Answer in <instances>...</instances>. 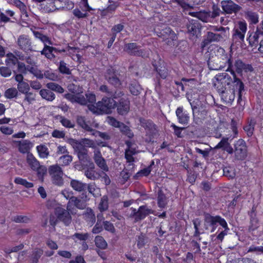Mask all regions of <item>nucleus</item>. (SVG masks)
I'll return each mask as SVG.
<instances>
[{
  "label": "nucleus",
  "mask_w": 263,
  "mask_h": 263,
  "mask_svg": "<svg viewBox=\"0 0 263 263\" xmlns=\"http://www.w3.org/2000/svg\"><path fill=\"white\" fill-rule=\"evenodd\" d=\"M43 254V250L41 249H35L32 251L31 256L30 263H38L39 258Z\"/></svg>",
  "instance_id": "obj_41"
},
{
  "label": "nucleus",
  "mask_w": 263,
  "mask_h": 263,
  "mask_svg": "<svg viewBox=\"0 0 263 263\" xmlns=\"http://www.w3.org/2000/svg\"><path fill=\"white\" fill-rule=\"evenodd\" d=\"M176 114L180 123L184 125L188 123L190 117L187 113L183 111V107H178L176 110Z\"/></svg>",
  "instance_id": "obj_24"
},
{
  "label": "nucleus",
  "mask_w": 263,
  "mask_h": 263,
  "mask_svg": "<svg viewBox=\"0 0 263 263\" xmlns=\"http://www.w3.org/2000/svg\"><path fill=\"white\" fill-rule=\"evenodd\" d=\"M250 216V226H249V230L251 232L255 230L258 227V220L255 217L256 215L255 214V209L254 208H252Z\"/></svg>",
  "instance_id": "obj_33"
},
{
  "label": "nucleus",
  "mask_w": 263,
  "mask_h": 263,
  "mask_svg": "<svg viewBox=\"0 0 263 263\" xmlns=\"http://www.w3.org/2000/svg\"><path fill=\"white\" fill-rule=\"evenodd\" d=\"M60 120L62 125L67 128H73L74 126L73 122L63 116H60Z\"/></svg>",
  "instance_id": "obj_61"
},
{
  "label": "nucleus",
  "mask_w": 263,
  "mask_h": 263,
  "mask_svg": "<svg viewBox=\"0 0 263 263\" xmlns=\"http://www.w3.org/2000/svg\"><path fill=\"white\" fill-rule=\"evenodd\" d=\"M97 105L100 113L110 114L116 108L117 102L110 97H104L101 101L97 102Z\"/></svg>",
  "instance_id": "obj_7"
},
{
  "label": "nucleus",
  "mask_w": 263,
  "mask_h": 263,
  "mask_svg": "<svg viewBox=\"0 0 263 263\" xmlns=\"http://www.w3.org/2000/svg\"><path fill=\"white\" fill-rule=\"evenodd\" d=\"M201 26L199 23L196 21H192L187 25V30L190 34L195 35L196 37L200 32Z\"/></svg>",
  "instance_id": "obj_25"
},
{
  "label": "nucleus",
  "mask_w": 263,
  "mask_h": 263,
  "mask_svg": "<svg viewBox=\"0 0 263 263\" xmlns=\"http://www.w3.org/2000/svg\"><path fill=\"white\" fill-rule=\"evenodd\" d=\"M26 161L32 171L36 170L40 164L39 161L34 157L32 153H28L26 156Z\"/></svg>",
  "instance_id": "obj_26"
},
{
  "label": "nucleus",
  "mask_w": 263,
  "mask_h": 263,
  "mask_svg": "<svg viewBox=\"0 0 263 263\" xmlns=\"http://www.w3.org/2000/svg\"><path fill=\"white\" fill-rule=\"evenodd\" d=\"M31 143L28 140L19 141L18 149L22 153H28L31 147Z\"/></svg>",
  "instance_id": "obj_37"
},
{
  "label": "nucleus",
  "mask_w": 263,
  "mask_h": 263,
  "mask_svg": "<svg viewBox=\"0 0 263 263\" xmlns=\"http://www.w3.org/2000/svg\"><path fill=\"white\" fill-rule=\"evenodd\" d=\"M73 103H77L82 105H87V100L84 96L76 94L74 96Z\"/></svg>",
  "instance_id": "obj_60"
},
{
  "label": "nucleus",
  "mask_w": 263,
  "mask_h": 263,
  "mask_svg": "<svg viewBox=\"0 0 263 263\" xmlns=\"http://www.w3.org/2000/svg\"><path fill=\"white\" fill-rule=\"evenodd\" d=\"M75 150L79 160L82 162H86L88 160V150L82 144H77L75 147Z\"/></svg>",
  "instance_id": "obj_21"
},
{
  "label": "nucleus",
  "mask_w": 263,
  "mask_h": 263,
  "mask_svg": "<svg viewBox=\"0 0 263 263\" xmlns=\"http://www.w3.org/2000/svg\"><path fill=\"white\" fill-rule=\"evenodd\" d=\"M17 93L18 92L16 88H10L5 91L4 96L6 98L11 99L16 97Z\"/></svg>",
  "instance_id": "obj_56"
},
{
  "label": "nucleus",
  "mask_w": 263,
  "mask_h": 263,
  "mask_svg": "<svg viewBox=\"0 0 263 263\" xmlns=\"http://www.w3.org/2000/svg\"><path fill=\"white\" fill-rule=\"evenodd\" d=\"M168 202L167 198L162 190H159L157 196V204L160 208L164 209Z\"/></svg>",
  "instance_id": "obj_32"
},
{
  "label": "nucleus",
  "mask_w": 263,
  "mask_h": 263,
  "mask_svg": "<svg viewBox=\"0 0 263 263\" xmlns=\"http://www.w3.org/2000/svg\"><path fill=\"white\" fill-rule=\"evenodd\" d=\"M223 175L229 179H233L236 175L235 170L231 167H225L223 169Z\"/></svg>",
  "instance_id": "obj_55"
},
{
  "label": "nucleus",
  "mask_w": 263,
  "mask_h": 263,
  "mask_svg": "<svg viewBox=\"0 0 263 263\" xmlns=\"http://www.w3.org/2000/svg\"><path fill=\"white\" fill-rule=\"evenodd\" d=\"M203 216L204 227L206 230H208L211 228V232H214L216 230L218 224H219L223 229L216 235V238L214 239L215 241L217 240L219 242H221L224 236L228 234L230 230L225 219L219 215L213 216L205 212L204 213Z\"/></svg>",
  "instance_id": "obj_1"
},
{
  "label": "nucleus",
  "mask_w": 263,
  "mask_h": 263,
  "mask_svg": "<svg viewBox=\"0 0 263 263\" xmlns=\"http://www.w3.org/2000/svg\"><path fill=\"white\" fill-rule=\"evenodd\" d=\"M247 31V23L245 22L239 21L233 29V40L237 42H243L245 34Z\"/></svg>",
  "instance_id": "obj_11"
},
{
  "label": "nucleus",
  "mask_w": 263,
  "mask_h": 263,
  "mask_svg": "<svg viewBox=\"0 0 263 263\" xmlns=\"http://www.w3.org/2000/svg\"><path fill=\"white\" fill-rule=\"evenodd\" d=\"M70 186L74 190L79 192H83L87 188V184L75 179L71 180Z\"/></svg>",
  "instance_id": "obj_29"
},
{
  "label": "nucleus",
  "mask_w": 263,
  "mask_h": 263,
  "mask_svg": "<svg viewBox=\"0 0 263 263\" xmlns=\"http://www.w3.org/2000/svg\"><path fill=\"white\" fill-rule=\"evenodd\" d=\"M72 205L77 209L83 210L86 208L87 204L86 201L81 200L77 197H72L71 201L68 202L66 208L71 214H74L76 213V209L72 207Z\"/></svg>",
  "instance_id": "obj_13"
},
{
  "label": "nucleus",
  "mask_w": 263,
  "mask_h": 263,
  "mask_svg": "<svg viewBox=\"0 0 263 263\" xmlns=\"http://www.w3.org/2000/svg\"><path fill=\"white\" fill-rule=\"evenodd\" d=\"M139 121L141 126L145 129L146 135L148 136L151 141L152 138H153L158 133L156 125L151 120L144 118H140Z\"/></svg>",
  "instance_id": "obj_12"
},
{
  "label": "nucleus",
  "mask_w": 263,
  "mask_h": 263,
  "mask_svg": "<svg viewBox=\"0 0 263 263\" xmlns=\"http://www.w3.org/2000/svg\"><path fill=\"white\" fill-rule=\"evenodd\" d=\"M59 70L63 74H70L71 73L69 68L66 66V64L63 61L60 62Z\"/></svg>",
  "instance_id": "obj_62"
},
{
  "label": "nucleus",
  "mask_w": 263,
  "mask_h": 263,
  "mask_svg": "<svg viewBox=\"0 0 263 263\" xmlns=\"http://www.w3.org/2000/svg\"><path fill=\"white\" fill-rule=\"evenodd\" d=\"M121 75L112 67L107 68L104 73V79L107 83L116 89H119L122 85Z\"/></svg>",
  "instance_id": "obj_5"
},
{
  "label": "nucleus",
  "mask_w": 263,
  "mask_h": 263,
  "mask_svg": "<svg viewBox=\"0 0 263 263\" xmlns=\"http://www.w3.org/2000/svg\"><path fill=\"white\" fill-rule=\"evenodd\" d=\"M217 50L222 55L210 57L208 61L209 68L211 70H219L227 66L228 68L226 69V71L230 72L233 76V77H235V72L233 69V60L231 55L224 54L225 50L222 48L220 47Z\"/></svg>",
  "instance_id": "obj_2"
},
{
  "label": "nucleus",
  "mask_w": 263,
  "mask_h": 263,
  "mask_svg": "<svg viewBox=\"0 0 263 263\" xmlns=\"http://www.w3.org/2000/svg\"><path fill=\"white\" fill-rule=\"evenodd\" d=\"M160 37H162L163 39H171L172 40H175L176 39V35L174 31L170 27H165L162 29L160 32Z\"/></svg>",
  "instance_id": "obj_30"
},
{
  "label": "nucleus",
  "mask_w": 263,
  "mask_h": 263,
  "mask_svg": "<svg viewBox=\"0 0 263 263\" xmlns=\"http://www.w3.org/2000/svg\"><path fill=\"white\" fill-rule=\"evenodd\" d=\"M14 182L16 184L22 185L28 189L33 186V184L32 182H28L26 179L20 177L16 178L14 180Z\"/></svg>",
  "instance_id": "obj_53"
},
{
  "label": "nucleus",
  "mask_w": 263,
  "mask_h": 263,
  "mask_svg": "<svg viewBox=\"0 0 263 263\" xmlns=\"http://www.w3.org/2000/svg\"><path fill=\"white\" fill-rule=\"evenodd\" d=\"M120 130L123 135L126 136L129 138H132L134 136L130 128L124 123L121 127Z\"/></svg>",
  "instance_id": "obj_54"
},
{
  "label": "nucleus",
  "mask_w": 263,
  "mask_h": 263,
  "mask_svg": "<svg viewBox=\"0 0 263 263\" xmlns=\"http://www.w3.org/2000/svg\"><path fill=\"white\" fill-rule=\"evenodd\" d=\"M131 213L129 217L134 218L135 222H138L144 219L146 216L151 214H154V210L148 208L146 205L140 206L137 210L136 209L130 208Z\"/></svg>",
  "instance_id": "obj_8"
},
{
  "label": "nucleus",
  "mask_w": 263,
  "mask_h": 263,
  "mask_svg": "<svg viewBox=\"0 0 263 263\" xmlns=\"http://www.w3.org/2000/svg\"><path fill=\"white\" fill-rule=\"evenodd\" d=\"M59 161L62 166H67L72 161V157L68 154L64 155L59 158Z\"/></svg>",
  "instance_id": "obj_50"
},
{
  "label": "nucleus",
  "mask_w": 263,
  "mask_h": 263,
  "mask_svg": "<svg viewBox=\"0 0 263 263\" xmlns=\"http://www.w3.org/2000/svg\"><path fill=\"white\" fill-rule=\"evenodd\" d=\"M84 174L86 177L91 180H95L99 178L100 175L95 170V165L93 163L90 164V167L85 171Z\"/></svg>",
  "instance_id": "obj_27"
},
{
  "label": "nucleus",
  "mask_w": 263,
  "mask_h": 263,
  "mask_svg": "<svg viewBox=\"0 0 263 263\" xmlns=\"http://www.w3.org/2000/svg\"><path fill=\"white\" fill-rule=\"evenodd\" d=\"M197 18L203 22H208L211 20V12L205 11H198Z\"/></svg>",
  "instance_id": "obj_49"
},
{
  "label": "nucleus",
  "mask_w": 263,
  "mask_h": 263,
  "mask_svg": "<svg viewBox=\"0 0 263 263\" xmlns=\"http://www.w3.org/2000/svg\"><path fill=\"white\" fill-rule=\"evenodd\" d=\"M12 74L11 69L7 66H2L0 67V74L5 78L10 77Z\"/></svg>",
  "instance_id": "obj_63"
},
{
  "label": "nucleus",
  "mask_w": 263,
  "mask_h": 263,
  "mask_svg": "<svg viewBox=\"0 0 263 263\" xmlns=\"http://www.w3.org/2000/svg\"><path fill=\"white\" fill-rule=\"evenodd\" d=\"M133 155V153L132 152L125 150V158L126 160V162L128 163L126 167L129 168V171L133 170L134 168L135 159Z\"/></svg>",
  "instance_id": "obj_38"
},
{
  "label": "nucleus",
  "mask_w": 263,
  "mask_h": 263,
  "mask_svg": "<svg viewBox=\"0 0 263 263\" xmlns=\"http://www.w3.org/2000/svg\"><path fill=\"white\" fill-rule=\"evenodd\" d=\"M17 44L19 48L25 52L33 51L31 42L28 36L26 35H20L17 40Z\"/></svg>",
  "instance_id": "obj_14"
},
{
  "label": "nucleus",
  "mask_w": 263,
  "mask_h": 263,
  "mask_svg": "<svg viewBox=\"0 0 263 263\" xmlns=\"http://www.w3.org/2000/svg\"><path fill=\"white\" fill-rule=\"evenodd\" d=\"M223 11L227 14L237 13L241 9V7L234 3L232 1H222L221 2Z\"/></svg>",
  "instance_id": "obj_16"
},
{
  "label": "nucleus",
  "mask_w": 263,
  "mask_h": 263,
  "mask_svg": "<svg viewBox=\"0 0 263 263\" xmlns=\"http://www.w3.org/2000/svg\"><path fill=\"white\" fill-rule=\"evenodd\" d=\"M98 208L100 212L106 211L108 208V198L107 196H103L99 204Z\"/></svg>",
  "instance_id": "obj_47"
},
{
  "label": "nucleus",
  "mask_w": 263,
  "mask_h": 263,
  "mask_svg": "<svg viewBox=\"0 0 263 263\" xmlns=\"http://www.w3.org/2000/svg\"><path fill=\"white\" fill-rule=\"evenodd\" d=\"M95 242L96 246L99 248L105 249L107 248V242L103 237L101 236H96L95 239Z\"/></svg>",
  "instance_id": "obj_48"
},
{
  "label": "nucleus",
  "mask_w": 263,
  "mask_h": 263,
  "mask_svg": "<svg viewBox=\"0 0 263 263\" xmlns=\"http://www.w3.org/2000/svg\"><path fill=\"white\" fill-rule=\"evenodd\" d=\"M238 91V103H240L242 101V94L245 91V85L238 78L235 74V77H233V85L229 86L226 90L222 91H217L220 96L221 99L226 103H231L235 98V91Z\"/></svg>",
  "instance_id": "obj_3"
},
{
  "label": "nucleus",
  "mask_w": 263,
  "mask_h": 263,
  "mask_svg": "<svg viewBox=\"0 0 263 263\" xmlns=\"http://www.w3.org/2000/svg\"><path fill=\"white\" fill-rule=\"evenodd\" d=\"M46 86L51 91H54L60 93H63L64 91V88L61 86L54 82L48 83Z\"/></svg>",
  "instance_id": "obj_44"
},
{
  "label": "nucleus",
  "mask_w": 263,
  "mask_h": 263,
  "mask_svg": "<svg viewBox=\"0 0 263 263\" xmlns=\"http://www.w3.org/2000/svg\"><path fill=\"white\" fill-rule=\"evenodd\" d=\"M255 124V121L253 119H251L248 124L243 127V129L249 137L253 135Z\"/></svg>",
  "instance_id": "obj_39"
},
{
  "label": "nucleus",
  "mask_w": 263,
  "mask_h": 263,
  "mask_svg": "<svg viewBox=\"0 0 263 263\" xmlns=\"http://www.w3.org/2000/svg\"><path fill=\"white\" fill-rule=\"evenodd\" d=\"M135 239L137 248L139 249L143 248L148 242V238L145 234L142 233L138 235H136Z\"/></svg>",
  "instance_id": "obj_31"
},
{
  "label": "nucleus",
  "mask_w": 263,
  "mask_h": 263,
  "mask_svg": "<svg viewBox=\"0 0 263 263\" xmlns=\"http://www.w3.org/2000/svg\"><path fill=\"white\" fill-rule=\"evenodd\" d=\"M17 89L20 92L23 93H26L30 90V86L27 83L22 82L18 83Z\"/></svg>",
  "instance_id": "obj_59"
},
{
  "label": "nucleus",
  "mask_w": 263,
  "mask_h": 263,
  "mask_svg": "<svg viewBox=\"0 0 263 263\" xmlns=\"http://www.w3.org/2000/svg\"><path fill=\"white\" fill-rule=\"evenodd\" d=\"M77 123L82 128L90 132L93 130L86 122L84 117L82 116H78L77 119Z\"/></svg>",
  "instance_id": "obj_45"
},
{
  "label": "nucleus",
  "mask_w": 263,
  "mask_h": 263,
  "mask_svg": "<svg viewBox=\"0 0 263 263\" xmlns=\"http://www.w3.org/2000/svg\"><path fill=\"white\" fill-rule=\"evenodd\" d=\"M54 0H46L40 5V9L43 13H50L57 9Z\"/></svg>",
  "instance_id": "obj_22"
},
{
  "label": "nucleus",
  "mask_w": 263,
  "mask_h": 263,
  "mask_svg": "<svg viewBox=\"0 0 263 263\" xmlns=\"http://www.w3.org/2000/svg\"><path fill=\"white\" fill-rule=\"evenodd\" d=\"M33 33L36 38L40 40L44 44V45L47 44V43L49 45H52L51 41L46 35H44L39 31H33Z\"/></svg>",
  "instance_id": "obj_42"
},
{
  "label": "nucleus",
  "mask_w": 263,
  "mask_h": 263,
  "mask_svg": "<svg viewBox=\"0 0 263 263\" xmlns=\"http://www.w3.org/2000/svg\"><path fill=\"white\" fill-rule=\"evenodd\" d=\"M70 211L63 209L62 208H57L55 209V215L58 219L63 221L65 225L68 226L71 221V216L70 214Z\"/></svg>",
  "instance_id": "obj_17"
},
{
  "label": "nucleus",
  "mask_w": 263,
  "mask_h": 263,
  "mask_svg": "<svg viewBox=\"0 0 263 263\" xmlns=\"http://www.w3.org/2000/svg\"><path fill=\"white\" fill-rule=\"evenodd\" d=\"M233 65V69L235 73H237L238 74H242L243 70L245 72L253 71V68L251 65L246 64L239 59L236 60Z\"/></svg>",
  "instance_id": "obj_18"
},
{
  "label": "nucleus",
  "mask_w": 263,
  "mask_h": 263,
  "mask_svg": "<svg viewBox=\"0 0 263 263\" xmlns=\"http://www.w3.org/2000/svg\"><path fill=\"white\" fill-rule=\"evenodd\" d=\"M109 2L110 4L108 6L107 8L103 9L102 12V13L104 15H106L107 13H112L115 11L119 6L117 2H110V1H109Z\"/></svg>",
  "instance_id": "obj_52"
},
{
  "label": "nucleus",
  "mask_w": 263,
  "mask_h": 263,
  "mask_svg": "<svg viewBox=\"0 0 263 263\" xmlns=\"http://www.w3.org/2000/svg\"><path fill=\"white\" fill-rule=\"evenodd\" d=\"M215 79L216 81L214 82V87L217 91H222L233 85L232 78L226 72L216 74Z\"/></svg>",
  "instance_id": "obj_4"
},
{
  "label": "nucleus",
  "mask_w": 263,
  "mask_h": 263,
  "mask_svg": "<svg viewBox=\"0 0 263 263\" xmlns=\"http://www.w3.org/2000/svg\"><path fill=\"white\" fill-rule=\"evenodd\" d=\"M36 149L41 158H46L49 156V153L48 148L45 145H39L36 147Z\"/></svg>",
  "instance_id": "obj_46"
},
{
  "label": "nucleus",
  "mask_w": 263,
  "mask_h": 263,
  "mask_svg": "<svg viewBox=\"0 0 263 263\" xmlns=\"http://www.w3.org/2000/svg\"><path fill=\"white\" fill-rule=\"evenodd\" d=\"M88 233H76L73 235L71 236V238L73 240H74L75 242H77V239L80 241H85L88 238Z\"/></svg>",
  "instance_id": "obj_57"
},
{
  "label": "nucleus",
  "mask_w": 263,
  "mask_h": 263,
  "mask_svg": "<svg viewBox=\"0 0 263 263\" xmlns=\"http://www.w3.org/2000/svg\"><path fill=\"white\" fill-rule=\"evenodd\" d=\"M245 16L246 18L252 24H256L258 23V15L257 13L248 11L245 12Z\"/></svg>",
  "instance_id": "obj_36"
},
{
  "label": "nucleus",
  "mask_w": 263,
  "mask_h": 263,
  "mask_svg": "<svg viewBox=\"0 0 263 263\" xmlns=\"http://www.w3.org/2000/svg\"><path fill=\"white\" fill-rule=\"evenodd\" d=\"M83 215L85 219L87 222H89L91 225L95 223L96 221V217L92 209L87 208Z\"/></svg>",
  "instance_id": "obj_40"
},
{
  "label": "nucleus",
  "mask_w": 263,
  "mask_h": 263,
  "mask_svg": "<svg viewBox=\"0 0 263 263\" xmlns=\"http://www.w3.org/2000/svg\"><path fill=\"white\" fill-rule=\"evenodd\" d=\"M156 70L160 77L163 79H165L168 76V71L165 67H161L160 68L156 67Z\"/></svg>",
  "instance_id": "obj_64"
},
{
  "label": "nucleus",
  "mask_w": 263,
  "mask_h": 263,
  "mask_svg": "<svg viewBox=\"0 0 263 263\" xmlns=\"http://www.w3.org/2000/svg\"><path fill=\"white\" fill-rule=\"evenodd\" d=\"M67 88L70 92L76 95L82 92V88L73 83L69 84Z\"/></svg>",
  "instance_id": "obj_51"
},
{
  "label": "nucleus",
  "mask_w": 263,
  "mask_h": 263,
  "mask_svg": "<svg viewBox=\"0 0 263 263\" xmlns=\"http://www.w3.org/2000/svg\"><path fill=\"white\" fill-rule=\"evenodd\" d=\"M234 157L237 160H245L248 155V148L246 142L242 139L236 141L234 144Z\"/></svg>",
  "instance_id": "obj_9"
},
{
  "label": "nucleus",
  "mask_w": 263,
  "mask_h": 263,
  "mask_svg": "<svg viewBox=\"0 0 263 263\" xmlns=\"http://www.w3.org/2000/svg\"><path fill=\"white\" fill-rule=\"evenodd\" d=\"M129 101L127 99H120L116 106L118 113L121 115L127 114L129 110Z\"/></svg>",
  "instance_id": "obj_19"
},
{
  "label": "nucleus",
  "mask_w": 263,
  "mask_h": 263,
  "mask_svg": "<svg viewBox=\"0 0 263 263\" xmlns=\"http://www.w3.org/2000/svg\"><path fill=\"white\" fill-rule=\"evenodd\" d=\"M92 134L96 136H99L104 140H109L111 139L110 135L106 132L103 133L100 131L93 129L92 132Z\"/></svg>",
  "instance_id": "obj_58"
},
{
  "label": "nucleus",
  "mask_w": 263,
  "mask_h": 263,
  "mask_svg": "<svg viewBox=\"0 0 263 263\" xmlns=\"http://www.w3.org/2000/svg\"><path fill=\"white\" fill-rule=\"evenodd\" d=\"M48 173L51 176L53 184L62 186L64 184L63 178V172L62 168L58 164L50 165L48 168Z\"/></svg>",
  "instance_id": "obj_10"
},
{
  "label": "nucleus",
  "mask_w": 263,
  "mask_h": 263,
  "mask_svg": "<svg viewBox=\"0 0 263 263\" xmlns=\"http://www.w3.org/2000/svg\"><path fill=\"white\" fill-rule=\"evenodd\" d=\"M42 98L48 101H52L55 98V94L50 89H42L40 91Z\"/></svg>",
  "instance_id": "obj_34"
},
{
  "label": "nucleus",
  "mask_w": 263,
  "mask_h": 263,
  "mask_svg": "<svg viewBox=\"0 0 263 263\" xmlns=\"http://www.w3.org/2000/svg\"><path fill=\"white\" fill-rule=\"evenodd\" d=\"M140 47L136 43H130L125 44L124 50L132 56L141 57L147 58L149 57V50L145 49H140Z\"/></svg>",
  "instance_id": "obj_6"
},
{
  "label": "nucleus",
  "mask_w": 263,
  "mask_h": 263,
  "mask_svg": "<svg viewBox=\"0 0 263 263\" xmlns=\"http://www.w3.org/2000/svg\"><path fill=\"white\" fill-rule=\"evenodd\" d=\"M224 33H216L211 31H208L206 33V38L202 42L201 46L202 48L214 42H219L222 41L225 36Z\"/></svg>",
  "instance_id": "obj_15"
},
{
  "label": "nucleus",
  "mask_w": 263,
  "mask_h": 263,
  "mask_svg": "<svg viewBox=\"0 0 263 263\" xmlns=\"http://www.w3.org/2000/svg\"><path fill=\"white\" fill-rule=\"evenodd\" d=\"M93 160L98 167L105 172L108 171V167L106 163L105 160L102 156L100 151H96L94 153Z\"/></svg>",
  "instance_id": "obj_20"
},
{
  "label": "nucleus",
  "mask_w": 263,
  "mask_h": 263,
  "mask_svg": "<svg viewBox=\"0 0 263 263\" xmlns=\"http://www.w3.org/2000/svg\"><path fill=\"white\" fill-rule=\"evenodd\" d=\"M259 31L258 29L256 27V30L255 32H252L250 33L247 40L249 41V45L251 47H256L258 44V39L259 36H263V33L260 32Z\"/></svg>",
  "instance_id": "obj_23"
},
{
  "label": "nucleus",
  "mask_w": 263,
  "mask_h": 263,
  "mask_svg": "<svg viewBox=\"0 0 263 263\" xmlns=\"http://www.w3.org/2000/svg\"><path fill=\"white\" fill-rule=\"evenodd\" d=\"M34 171H35L36 172V175L39 179L41 181H43L44 176L47 174V167L44 165L40 164L39 166L37 167V169L35 170Z\"/></svg>",
  "instance_id": "obj_43"
},
{
  "label": "nucleus",
  "mask_w": 263,
  "mask_h": 263,
  "mask_svg": "<svg viewBox=\"0 0 263 263\" xmlns=\"http://www.w3.org/2000/svg\"><path fill=\"white\" fill-rule=\"evenodd\" d=\"M7 59L5 60L6 65L10 68H12L13 66L17 64L18 61L17 58L13 53H8L7 55Z\"/></svg>",
  "instance_id": "obj_35"
},
{
  "label": "nucleus",
  "mask_w": 263,
  "mask_h": 263,
  "mask_svg": "<svg viewBox=\"0 0 263 263\" xmlns=\"http://www.w3.org/2000/svg\"><path fill=\"white\" fill-rule=\"evenodd\" d=\"M57 48L49 46L45 44L43 49L41 51V53L42 55H44L46 58L48 59H52L55 57L52 52H57Z\"/></svg>",
  "instance_id": "obj_28"
}]
</instances>
